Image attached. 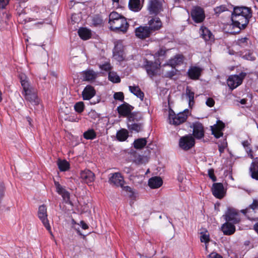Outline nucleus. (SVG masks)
I'll return each instance as SVG.
<instances>
[{"mask_svg": "<svg viewBox=\"0 0 258 258\" xmlns=\"http://www.w3.org/2000/svg\"><path fill=\"white\" fill-rule=\"evenodd\" d=\"M251 16L252 12L250 8L236 7L231 15L232 24L240 30L244 29L248 24Z\"/></svg>", "mask_w": 258, "mask_h": 258, "instance_id": "f257e3e1", "label": "nucleus"}, {"mask_svg": "<svg viewBox=\"0 0 258 258\" xmlns=\"http://www.w3.org/2000/svg\"><path fill=\"white\" fill-rule=\"evenodd\" d=\"M19 79L23 89L22 94L25 99L33 105L39 104L40 100L37 96V90L31 86L28 78L25 74L21 73L19 75Z\"/></svg>", "mask_w": 258, "mask_h": 258, "instance_id": "f03ea898", "label": "nucleus"}, {"mask_svg": "<svg viewBox=\"0 0 258 258\" xmlns=\"http://www.w3.org/2000/svg\"><path fill=\"white\" fill-rule=\"evenodd\" d=\"M110 28L116 32H126L128 27L126 19L116 12H111L109 16Z\"/></svg>", "mask_w": 258, "mask_h": 258, "instance_id": "7ed1b4c3", "label": "nucleus"}, {"mask_svg": "<svg viewBox=\"0 0 258 258\" xmlns=\"http://www.w3.org/2000/svg\"><path fill=\"white\" fill-rule=\"evenodd\" d=\"M240 212L251 220H258V200L253 199L252 203Z\"/></svg>", "mask_w": 258, "mask_h": 258, "instance_id": "20e7f679", "label": "nucleus"}, {"mask_svg": "<svg viewBox=\"0 0 258 258\" xmlns=\"http://www.w3.org/2000/svg\"><path fill=\"white\" fill-rule=\"evenodd\" d=\"M163 0H149L147 10L149 14L156 16L163 11Z\"/></svg>", "mask_w": 258, "mask_h": 258, "instance_id": "39448f33", "label": "nucleus"}, {"mask_svg": "<svg viewBox=\"0 0 258 258\" xmlns=\"http://www.w3.org/2000/svg\"><path fill=\"white\" fill-rule=\"evenodd\" d=\"M189 114L188 109L184 110L183 112H180L175 115L174 112H169V120L171 124L179 125L184 122L187 119Z\"/></svg>", "mask_w": 258, "mask_h": 258, "instance_id": "423d86ee", "label": "nucleus"}, {"mask_svg": "<svg viewBox=\"0 0 258 258\" xmlns=\"http://www.w3.org/2000/svg\"><path fill=\"white\" fill-rule=\"evenodd\" d=\"M246 75L244 72H241L239 75H231L229 77L227 81L228 87L231 90H233L240 85Z\"/></svg>", "mask_w": 258, "mask_h": 258, "instance_id": "0eeeda50", "label": "nucleus"}, {"mask_svg": "<svg viewBox=\"0 0 258 258\" xmlns=\"http://www.w3.org/2000/svg\"><path fill=\"white\" fill-rule=\"evenodd\" d=\"M133 108L134 107L124 102L119 106L117 110L119 115L124 117L128 116L129 120H134L135 116L136 114L135 113H131V111Z\"/></svg>", "mask_w": 258, "mask_h": 258, "instance_id": "6e6552de", "label": "nucleus"}, {"mask_svg": "<svg viewBox=\"0 0 258 258\" xmlns=\"http://www.w3.org/2000/svg\"><path fill=\"white\" fill-rule=\"evenodd\" d=\"M38 217L44 226L51 234V227L47 219V209L44 205L39 206L38 211Z\"/></svg>", "mask_w": 258, "mask_h": 258, "instance_id": "1a4fd4ad", "label": "nucleus"}, {"mask_svg": "<svg viewBox=\"0 0 258 258\" xmlns=\"http://www.w3.org/2000/svg\"><path fill=\"white\" fill-rule=\"evenodd\" d=\"M191 16L196 23L202 22L205 18L204 9L199 6L194 7L191 11Z\"/></svg>", "mask_w": 258, "mask_h": 258, "instance_id": "9d476101", "label": "nucleus"}, {"mask_svg": "<svg viewBox=\"0 0 258 258\" xmlns=\"http://www.w3.org/2000/svg\"><path fill=\"white\" fill-rule=\"evenodd\" d=\"M225 219L227 222L233 224H237L241 220L238 211L233 208L228 209L225 214Z\"/></svg>", "mask_w": 258, "mask_h": 258, "instance_id": "9b49d317", "label": "nucleus"}, {"mask_svg": "<svg viewBox=\"0 0 258 258\" xmlns=\"http://www.w3.org/2000/svg\"><path fill=\"white\" fill-rule=\"evenodd\" d=\"M194 138L191 136H185L180 138L179 145V147L184 150H188L191 148L195 145Z\"/></svg>", "mask_w": 258, "mask_h": 258, "instance_id": "f8f14e48", "label": "nucleus"}, {"mask_svg": "<svg viewBox=\"0 0 258 258\" xmlns=\"http://www.w3.org/2000/svg\"><path fill=\"white\" fill-rule=\"evenodd\" d=\"M146 62V63L145 65V68L148 75L151 78L156 76L157 74L158 71L159 69L160 63H158L156 62H153L147 60Z\"/></svg>", "mask_w": 258, "mask_h": 258, "instance_id": "ddd939ff", "label": "nucleus"}, {"mask_svg": "<svg viewBox=\"0 0 258 258\" xmlns=\"http://www.w3.org/2000/svg\"><path fill=\"white\" fill-rule=\"evenodd\" d=\"M191 127L193 128V136L197 139H201L204 137L205 131L203 125L200 122L192 123Z\"/></svg>", "mask_w": 258, "mask_h": 258, "instance_id": "4468645a", "label": "nucleus"}, {"mask_svg": "<svg viewBox=\"0 0 258 258\" xmlns=\"http://www.w3.org/2000/svg\"><path fill=\"white\" fill-rule=\"evenodd\" d=\"M152 33L148 26H140L135 30L136 36L141 39H145L149 37Z\"/></svg>", "mask_w": 258, "mask_h": 258, "instance_id": "2eb2a0df", "label": "nucleus"}, {"mask_svg": "<svg viewBox=\"0 0 258 258\" xmlns=\"http://www.w3.org/2000/svg\"><path fill=\"white\" fill-rule=\"evenodd\" d=\"M109 182L116 186L123 187L124 185L123 177L121 176V174L119 172H115L110 174L109 178Z\"/></svg>", "mask_w": 258, "mask_h": 258, "instance_id": "dca6fc26", "label": "nucleus"}, {"mask_svg": "<svg viewBox=\"0 0 258 258\" xmlns=\"http://www.w3.org/2000/svg\"><path fill=\"white\" fill-rule=\"evenodd\" d=\"M212 191L214 197L219 199H222L225 195L223 185L221 183H214L212 187Z\"/></svg>", "mask_w": 258, "mask_h": 258, "instance_id": "f3484780", "label": "nucleus"}, {"mask_svg": "<svg viewBox=\"0 0 258 258\" xmlns=\"http://www.w3.org/2000/svg\"><path fill=\"white\" fill-rule=\"evenodd\" d=\"M113 58L118 61H122L124 59L123 46L120 43H117L113 51Z\"/></svg>", "mask_w": 258, "mask_h": 258, "instance_id": "a211bd4d", "label": "nucleus"}, {"mask_svg": "<svg viewBox=\"0 0 258 258\" xmlns=\"http://www.w3.org/2000/svg\"><path fill=\"white\" fill-rule=\"evenodd\" d=\"M80 178L82 182L89 184L94 181L95 174L91 170L86 169L80 172Z\"/></svg>", "mask_w": 258, "mask_h": 258, "instance_id": "6ab92c4d", "label": "nucleus"}, {"mask_svg": "<svg viewBox=\"0 0 258 258\" xmlns=\"http://www.w3.org/2000/svg\"><path fill=\"white\" fill-rule=\"evenodd\" d=\"M224 127V123L221 121H218L217 124L211 126L212 135L217 139L222 137L223 135L222 131Z\"/></svg>", "mask_w": 258, "mask_h": 258, "instance_id": "aec40b11", "label": "nucleus"}, {"mask_svg": "<svg viewBox=\"0 0 258 258\" xmlns=\"http://www.w3.org/2000/svg\"><path fill=\"white\" fill-rule=\"evenodd\" d=\"M148 25V27L153 33L155 31L161 29L162 26V23L159 18H154L149 21Z\"/></svg>", "mask_w": 258, "mask_h": 258, "instance_id": "412c9836", "label": "nucleus"}, {"mask_svg": "<svg viewBox=\"0 0 258 258\" xmlns=\"http://www.w3.org/2000/svg\"><path fill=\"white\" fill-rule=\"evenodd\" d=\"M96 94L94 87L87 85L82 92V97L84 100H89L93 97Z\"/></svg>", "mask_w": 258, "mask_h": 258, "instance_id": "4be33fe9", "label": "nucleus"}, {"mask_svg": "<svg viewBox=\"0 0 258 258\" xmlns=\"http://www.w3.org/2000/svg\"><path fill=\"white\" fill-rule=\"evenodd\" d=\"M200 33L202 38L206 41H213L214 40V36L212 32L206 27L202 26L200 29Z\"/></svg>", "mask_w": 258, "mask_h": 258, "instance_id": "5701e85b", "label": "nucleus"}, {"mask_svg": "<svg viewBox=\"0 0 258 258\" xmlns=\"http://www.w3.org/2000/svg\"><path fill=\"white\" fill-rule=\"evenodd\" d=\"M56 192L61 196L63 200L68 202L70 200V193L67 191L57 181H54Z\"/></svg>", "mask_w": 258, "mask_h": 258, "instance_id": "b1692460", "label": "nucleus"}, {"mask_svg": "<svg viewBox=\"0 0 258 258\" xmlns=\"http://www.w3.org/2000/svg\"><path fill=\"white\" fill-rule=\"evenodd\" d=\"M202 69L198 67H190L187 72L188 77L193 80L198 79L201 76Z\"/></svg>", "mask_w": 258, "mask_h": 258, "instance_id": "393cba45", "label": "nucleus"}, {"mask_svg": "<svg viewBox=\"0 0 258 258\" xmlns=\"http://www.w3.org/2000/svg\"><path fill=\"white\" fill-rule=\"evenodd\" d=\"M222 231L224 234L226 235H230L233 234L235 231V226L231 223L227 222L223 224Z\"/></svg>", "mask_w": 258, "mask_h": 258, "instance_id": "a878e982", "label": "nucleus"}, {"mask_svg": "<svg viewBox=\"0 0 258 258\" xmlns=\"http://www.w3.org/2000/svg\"><path fill=\"white\" fill-rule=\"evenodd\" d=\"M89 25L91 27H101L103 25V20L102 18L99 15H95L91 17L89 19Z\"/></svg>", "mask_w": 258, "mask_h": 258, "instance_id": "bb28decb", "label": "nucleus"}, {"mask_svg": "<svg viewBox=\"0 0 258 258\" xmlns=\"http://www.w3.org/2000/svg\"><path fill=\"white\" fill-rule=\"evenodd\" d=\"M162 179L158 176L152 177L148 181V185L152 188H159L162 185Z\"/></svg>", "mask_w": 258, "mask_h": 258, "instance_id": "cd10ccee", "label": "nucleus"}, {"mask_svg": "<svg viewBox=\"0 0 258 258\" xmlns=\"http://www.w3.org/2000/svg\"><path fill=\"white\" fill-rule=\"evenodd\" d=\"M98 76V73L92 70H88L83 72V79L86 81H93Z\"/></svg>", "mask_w": 258, "mask_h": 258, "instance_id": "c85d7f7f", "label": "nucleus"}, {"mask_svg": "<svg viewBox=\"0 0 258 258\" xmlns=\"http://www.w3.org/2000/svg\"><path fill=\"white\" fill-rule=\"evenodd\" d=\"M249 172L252 178L258 180V159L257 158L251 163Z\"/></svg>", "mask_w": 258, "mask_h": 258, "instance_id": "c756f323", "label": "nucleus"}, {"mask_svg": "<svg viewBox=\"0 0 258 258\" xmlns=\"http://www.w3.org/2000/svg\"><path fill=\"white\" fill-rule=\"evenodd\" d=\"M133 162L136 164H145L148 162V159L146 156L140 155L137 153H133Z\"/></svg>", "mask_w": 258, "mask_h": 258, "instance_id": "7c9ffc66", "label": "nucleus"}, {"mask_svg": "<svg viewBox=\"0 0 258 258\" xmlns=\"http://www.w3.org/2000/svg\"><path fill=\"white\" fill-rule=\"evenodd\" d=\"M79 36L83 40H87L91 38L92 33L90 30L86 28H80L78 30Z\"/></svg>", "mask_w": 258, "mask_h": 258, "instance_id": "2f4dec72", "label": "nucleus"}, {"mask_svg": "<svg viewBox=\"0 0 258 258\" xmlns=\"http://www.w3.org/2000/svg\"><path fill=\"white\" fill-rule=\"evenodd\" d=\"M128 7L130 10L134 12H138L142 9L140 0H130Z\"/></svg>", "mask_w": 258, "mask_h": 258, "instance_id": "473e14b6", "label": "nucleus"}, {"mask_svg": "<svg viewBox=\"0 0 258 258\" xmlns=\"http://www.w3.org/2000/svg\"><path fill=\"white\" fill-rule=\"evenodd\" d=\"M183 56L181 55H177L169 60L168 65L175 68L176 66L180 65L182 63Z\"/></svg>", "mask_w": 258, "mask_h": 258, "instance_id": "72a5a7b5", "label": "nucleus"}, {"mask_svg": "<svg viewBox=\"0 0 258 258\" xmlns=\"http://www.w3.org/2000/svg\"><path fill=\"white\" fill-rule=\"evenodd\" d=\"M130 91L141 100H143L144 94L139 86H129Z\"/></svg>", "mask_w": 258, "mask_h": 258, "instance_id": "f704fd0d", "label": "nucleus"}, {"mask_svg": "<svg viewBox=\"0 0 258 258\" xmlns=\"http://www.w3.org/2000/svg\"><path fill=\"white\" fill-rule=\"evenodd\" d=\"M146 138H139L134 141L133 145L134 147L136 149H142L147 144Z\"/></svg>", "mask_w": 258, "mask_h": 258, "instance_id": "c9c22d12", "label": "nucleus"}, {"mask_svg": "<svg viewBox=\"0 0 258 258\" xmlns=\"http://www.w3.org/2000/svg\"><path fill=\"white\" fill-rule=\"evenodd\" d=\"M143 124L141 123H128L127 124L128 129L132 132L138 133L143 130Z\"/></svg>", "mask_w": 258, "mask_h": 258, "instance_id": "e433bc0d", "label": "nucleus"}, {"mask_svg": "<svg viewBox=\"0 0 258 258\" xmlns=\"http://www.w3.org/2000/svg\"><path fill=\"white\" fill-rule=\"evenodd\" d=\"M128 137V132L126 129H121L117 132L116 138L119 141H124L127 139Z\"/></svg>", "mask_w": 258, "mask_h": 258, "instance_id": "4c0bfd02", "label": "nucleus"}, {"mask_svg": "<svg viewBox=\"0 0 258 258\" xmlns=\"http://www.w3.org/2000/svg\"><path fill=\"white\" fill-rule=\"evenodd\" d=\"M58 168L61 171H65L69 169L70 164L66 160L58 159L57 163Z\"/></svg>", "mask_w": 258, "mask_h": 258, "instance_id": "58836bf2", "label": "nucleus"}, {"mask_svg": "<svg viewBox=\"0 0 258 258\" xmlns=\"http://www.w3.org/2000/svg\"><path fill=\"white\" fill-rule=\"evenodd\" d=\"M186 96L188 98V104L189 106H191L194 104V95L195 93L192 91L189 86L186 88Z\"/></svg>", "mask_w": 258, "mask_h": 258, "instance_id": "ea45409f", "label": "nucleus"}, {"mask_svg": "<svg viewBox=\"0 0 258 258\" xmlns=\"http://www.w3.org/2000/svg\"><path fill=\"white\" fill-rule=\"evenodd\" d=\"M84 137L87 140H93L96 137V134L93 130H89L84 133Z\"/></svg>", "mask_w": 258, "mask_h": 258, "instance_id": "a19ab883", "label": "nucleus"}, {"mask_svg": "<svg viewBox=\"0 0 258 258\" xmlns=\"http://www.w3.org/2000/svg\"><path fill=\"white\" fill-rule=\"evenodd\" d=\"M242 145L245 149L246 152L251 159H253L254 157L252 154V150L249 147L250 143L248 141H244L242 142Z\"/></svg>", "mask_w": 258, "mask_h": 258, "instance_id": "79ce46f5", "label": "nucleus"}, {"mask_svg": "<svg viewBox=\"0 0 258 258\" xmlns=\"http://www.w3.org/2000/svg\"><path fill=\"white\" fill-rule=\"evenodd\" d=\"M109 80L115 83H119L120 82V79L119 77L114 72H109L108 74Z\"/></svg>", "mask_w": 258, "mask_h": 258, "instance_id": "37998d69", "label": "nucleus"}, {"mask_svg": "<svg viewBox=\"0 0 258 258\" xmlns=\"http://www.w3.org/2000/svg\"><path fill=\"white\" fill-rule=\"evenodd\" d=\"M85 108L84 103L83 102L80 101L76 103L74 105V109L78 113L82 112Z\"/></svg>", "mask_w": 258, "mask_h": 258, "instance_id": "c03bdc74", "label": "nucleus"}, {"mask_svg": "<svg viewBox=\"0 0 258 258\" xmlns=\"http://www.w3.org/2000/svg\"><path fill=\"white\" fill-rule=\"evenodd\" d=\"M201 236L200 237V240L201 242H204L206 244V248H207V244L210 241V236L209 234L207 232L203 233L201 232Z\"/></svg>", "mask_w": 258, "mask_h": 258, "instance_id": "a18cd8bd", "label": "nucleus"}, {"mask_svg": "<svg viewBox=\"0 0 258 258\" xmlns=\"http://www.w3.org/2000/svg\"><path fill=\"white\" fill-rule=\"evenodd\" d=\"M5 187L2 183H0V210H3L5 206L2 205V199L4 197Z\"/></svg>", "mask_w": 258, "mask_h": 258, "instance_id": "49530a36", "label": "nucleus"}, {"mask_svg": "<svg viewBox=\"0 0 258 258\" xmlns=\"http://www.w3.org/2000/svg\"><path fill=\"white\" fill-rule=\"evenodd\" d=\"M248 39L246 37L238 39L237 43L241 47H245L248 45Z\"/></svg>", "mask_w": 258, "mask_h": 258, "instance_id": "de8ad7c7", "label": "nucleus"}, {"mask_svg": "<svg viewBox=\"0 0 258 258\" xmlns=\"http://www.w3.org/2000/svg\"><path fill=\"white\" fill-rule=\"evenodd\" d=\"M227 10V8L225 5H221L220 6L217 7L214 9V12L216 14H220V13Z\"/></svg>", "mask_w": 258, "mask_h": 258, "instance_id": "09e8293b", "label": "nucleus"}, {"mask_svg": "<svg viewBox=\"0 0 258 258\" xmlns=\"http://www.w3.org/2000/svg\"><path fill=\"white\" fill-rule=\"evenodd\" d=\"M99 68L103 71H109L111 70V67L109 62H105L103 64H100Z\"/></svg>", "mask_w": 258, "mask_h": 258, "instance_id": "8fccbe9b", "label": "nucleus"}, {"mask_svg": "<svg viewBox=\"0 0 258 258\" xmlns=\"http://www.w3.org/2000/svg\"><path fill=\"white\" fill-rule=\"evenodd\" d=\"M113 97L115 100L123 101L124 99L123 93L121 92L115 93Z\"/></svg>", "mask_w": 258, "mask_h": 258, "instance_id": "3c124183", "label": "nucleus"}, {"mask_svg": "<svg viewBox=\"0 0 258 258\" xmlns=\"http://www.w3.org/2000/svg\"><path fill=\"white\" fill-rule=\"evenodd\" d=\"M167 50L165 49V48L162 47L156 53V56L160 57L164 56Z\"/></svg>", "mask_w": 258, "mask_h": 258, "instance_id": "603ef678", "label": "nucleus"}, {"mask_svg": "<svg viewBox=\"0 0 258 258\" xmlns=\"http://www.w3.org/2000/svg\"><path fill=\"white\" fill-rule=\"evenodd\" d=\"M176 75V71L172 69L171 71L166 72L164 74V76L166 78H172L174 76Z\"/></svg>", "mask_w": 258, "mask_h": 258, "instance_id": "864d4df0", "label": "nucleus"}, {"mask_svg": "<svg viewBox=\"0 0 258 258\" xmlns=\"http://www.w3.org/2000/svg\"><path fill=\"white\" fill-rule=\"evenodd\" d=\"M208 175L213 181H215L217 180L216 177L214 175V170L213 169L208 170Z\"/></svg>", "mask_w": 258, "mask_h": 258, "instance_id": "5fc2aeb1", "label": "nucleus"}, {"mask_svg": "<svg viewBox=\"0 0 258 258\" xmlns=\"http://www.w3.org/2000/svg\"><path fill=\"white\" fill-rule=\"evenodd\" d=\"M227 147V143L226 142H223L221 145H218L219 148V151L220 153H222L224 152L225 148Z\"/></svg>", "mask_w": 258, "mask_h": 258, "instance_id": "6e6d98bb", "label": "nucleus"}, {"mask_svg": "<svg viewBox=\"0 0 258 258\" xmlns=\"http://www.w3.org/2000/svg\"><path fill=\"white\" fill-rule=\"evenodd\" d=\"M206 104L209 107H212L215 104V101L211 98H209L206 101Z\"/></svg>", "mask_w": 258, "mask_h": 258, "instance_id": "4d7b16f0", "label": "nucleus"}, {"mask_svg": "<svg viewBox=\"0 0 258 258\" xmlns=\"http://www.w3.org/2000/svg\"><path fill=\"white\" fill-rule=\"evenodd\" d=\"M9 0H0V9H4L8 4Z\"/></svg>", "mask_w": 258, "mask_h": 258, "instance_id": "13d9d810", "label": "nucleus"}, {"mask_svg": "<svg viewBox=\"0 0 258 258\" xmlns=\"http://www.w3.org/2000/svg\"><path fill=\"white\" fill-rule=\"evenodd\" d=\"M208 258H222V257L217 253L213 252L209 255Z\"/></svg>", "mask_w": 258, "mask_h": 258, "instance_id": "bf43d9fd", "label": "nucleus"}, {"mask_svg": "<svg viewBox=\"0 0 258 258\" xmlns=\"http://www.w3.org/2000/svg\"><path fill=\"white\" fill-rule=\"evenodd\" d=\"M244 57L246 58L247 59H249L250 60H255V57L252 55L251 53H248V55L245 54L244 56Z\"/></svg>", "mask_w": 258, "mask_h": 258, "instance_id": "052dcab7", "label": "nucleus"}, {"mask_svg": "<svg viewBox=\"0 0 258 258\" xmlns=\"http://www.w3.org/2000/svg\"><path fill=\"white\" fill-rule=\"evenodd\" d=\"M81 226L83 229H87L88 228V226L83 221H81Z\"/></svg>", "mask_w": 258, "mask_h": 258, "instance_id": "680f3d73", "label": "nucleus"}, {"mask_svg": "<svg viewBox=\"0 0 258 258\" xmlns=\"http://www.w3.org/2000/svg\"><path fill=\"white\" fill-rule=\"evenodd\" d=\"M124 190H125L126 191H128L130 192H132V189L128 186H123L122 187Z\"/></svg>", "mask_w": 258, "mask_h": 258, "instance_id": "e2e57ef3", "label": "nucleus"}, {"mask_svg": "<svg viewBox=\"0 0 258 258\" xmlns=\"http://www.w3.org/2000/svg\"><path fill=\"white\" fill-rule=\"evenodd\" d=\"M254 229L258 234V222L256 223L254 225Z\"/></svg>", "mask_w": 258, "mask_h": 258, "instance_id": "0e129e2a", "label": "nucleus"}, {"mask_svg": "<svg viewBox=\"0 0 258 258\" xmlns=\"http://www.w3.org/2000/svg\"><path fill=\"white\" fill-rule=\"evenodd\" d=\"M246 99H242L240 100V103L241 104H246Z\"/></svg>", "mask_w": 258, "mask_h": 258, "instance_id": "69168bd1", "label": "nucleus"}, {"mask_svg": "<svg viewBox=\"0 0 258 258\" xmlns=\"http://www.w3.org/2000/svg\"><path fill=\"white\" fill-rule=\"evenodd\" d=\"M30 119H31L30 118L27 117V120H28V121L29 122L30 125H31Z\"/></svg>", "mask_w": 258, "mask_h": 258, "instance_id": "338daca9", "label": "nucleus"}, {"mask_svg": "<svg viewBox=\"0 0 258 258\" xmlns=\"http://www.w3.org/2000/svg\"><path fill=\"white\" fill-rule=\"evenodd\" d=\"M113 3H118L119 0H112Z\"/></svg>", "mask_w": 258, "mask_h": 258, "instance_id": "774afa93", "label": "nucleus"}]
</instances>
